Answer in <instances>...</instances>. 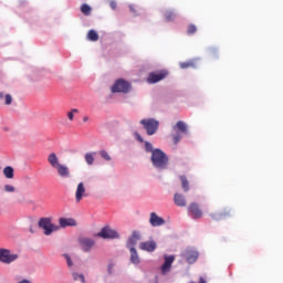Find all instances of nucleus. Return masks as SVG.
Returning a JSON list of instances; mask_svg holds the SVG:
<instances>
[{"label":"nucleus","instance_id":"c9c22d12","mask_svg":"<svg viewBox=\"0 0 283 283\" xmlns=\"http://www.w3.org/2000/svg\"><path fill=\"white\" fill-rule=\"evenodd\" d=\"M4 103H6V105H12V95L7 94L4 96Z\"/></svg>","mask_w":283,"mask_h":283},{"label":"nucleus","instance_id":"39448f33","mask_svg":"<svg viewBox=\"0 0 283 283\" xmlns=\"http://www.w3.org/2000/svg\"><path fill=\"white\" fill-rule=\"evenodd\" d=\"M129 90H132V84H129V82L123 78L117 80L112 86L113 94H117V93L128 94Z\"/></svg>","mask_w":283,"mask_h":283},{"label":"nucleus","instance_id":"9d476101","mask_svg":"<svg viewBox=\"0 0 283 283\" xmlns=\"http://www.w3.org/2000/svg\"><path fill=\"white\" fill-rule=\"evenodd\" d=\"M139 240H140V232L136 230L133 231L132 235L128 238V241L126 243L127 249H135Z\"/></svg>","mask_w":283,"mask_h":283},{"label":"nucleus","instance_id":"393cba45","mask_svg":"<svg viewBox=\"0 0 283 283\" xmlns=\"http://www.w3.org/2000/svg\"><path fill=\"white\" fill-rule=\"evenodd\" d=\"M213 220H222V218H229L231 216V211L224 210L223 212L219 213L218 217L216 214H210Z\"/></svg>","mask_w":283,"mask_h":283},{"label":"nucleus","instance_id":"79ce46f5","mask_svg":"<svg viewBox=\"0 0 283 283\" xmlns=\"http://www.w3.org/2000/svg\"><path fill=\"white\" fill-rule=\"evenodd\" d=\"M87 120H90V117L84 116V117H83V123H87Z\"/></svg>","mask_w":283,"mask_h":283},{"label":"nucleus","instance_id":"5701e85b","mask_svg":"<svg viewBox=\"0 0 283 283\" xmlns=\"http://www.w3.org/2000/svg\"><path fill=\"white\" fill-rule=\"evenodd\" d=\"M86 39L88 41L96 42V41H98L99 36H98V33L95 30H90L87 32Z\"/></svg>","mask_w":283,"mask_h":283},{"label":"nucleus","instance_id":"2eb2a0df","mask_svg":"<svg viewBox=\"0 0 283 283\" xmlns=\"http://www.w3.org/2000/svg\"><path fill=\"white\" fill-rule=\"evenodd\" d=\"M85 196H87L85 193V185L83 182H80L77 185V189H76V192H75L76 202H81L83 200V198H85Z\"/></svg>","mask_w":283,"mask_h":283},{"label":"nucleus","instance_id":"c85d7f7f","mask_svg":"<svg viewBox=\"0 0 283 283\" xmlns=\"http://www.w3.org/2000/svg\"><path fill=\"white\" fill-rule=\"evenodd\" d=\"M145 150L151 155L154 154V151H156L154 145H151V143L149 142H145Z\"/></svg>","mask_w":283,"mask_h":283},{"label":"nucleus","instance_id":"6ab92c4d","mask_svg":"<svg viewBox=\"0 0 283 283\" xmlns=\"http://www.w3.org/2000/svg\"><path fill=\"white\" fill-rule=\"evenodd\" d=\"M48 163L53 169H56V167L61 165V163L59 161V156H56L54 153H51L49 155Z\"/></svg>","mask_w":283,"mask_h":283},{"label":"nucleus","instance_id":"2f4dec72","mask_svg":"<svg viewBox=\"0 0 283 283\" xmlns=\"http://www.w3.org/2000/svg\"><path fill=\"white\" fill-rule=\"evenodd\" d=\"M179 67L181 70H187L188 67H193V62H180Z\"/></svg>","mask_w":283,"mask_h":283},{"label":"nucleus","instance_id":"7ed1b4c3","mask_svg":"<svg viewBox=\"0 0 283 283\" xmlns=\"http://www.w3.org/2000/svg\"><path fill=\"white\" fill-rule=\"evenodd\" d=\"M39 227L40 229H43L44 235H52L54 231H59V229H61V227L52 223L51 218H41L39 220Z\"/></svg>","mask_w":283,"mask_h":283},{"label":"nucleus","instance_id":"0eeeda50","mask_svg":"<svg viewBox=\"0 0 283 283\" xmlns=\"http://www.w3.org/2000/svg\"><path fill=\"white\" fill-rule=\"evenodd\" d=\"M164 264L161 265L160 270L163 275H167L169 271H171V264H174V261L176 260V256L174 255H165L164 256Z\"/></svg>","mask_w":283,"mask_h":283},{"label":"nucleus","instance_id":"423d86ee","mask_svg":"<svg viewBox=\"0 0 283 283\" xmlns=\"http://www.w3.org/2000/svg\"><path fill=\"white\" fill-rule=\"evenodd\" d=\"M98 238H103L104 240H116L118 238H120V235L118 234V232H116V230H113L109 227H104L98 233H97Z\"/></svg>","mask_w":283,"mask_h":283},{"label":"nucleus","instance_id":"6e6552de","mask_svg":"<svg viewBox=\"0 0 283 283\" xmlns=\"http://www.w3.org/2000/svg\"><path fill=\"white\" fill-rule=\"evenodd\" d=\"M188 211L189 213H191L195 220H200V218H202V210L200 209V206H198V203L196 202L190 203V206L188 207Z\"/></svg>","mask_w":283,"mask_h":283},{"label":"nucleus","instance_id":"f257e3e1","mask_svg":"<svg viewBox=\"0 0 283 283\" xmlns=\"http://www.w3.org/2000/svg\"><path fill=\"white\" fill-rule=\"evenodd\" d=\"M150 163L155 169H167V167H169V156H167L163 149L155 148L150 156Z\"/></svg>","mask_w":283,"mask_h":283},{"label":"nucleus","instance_id":"c756f323","mask_svg":"<svg viewBox=\"0 0 283 283\" xmlns=\"http://www.w3.org/2000/svg\"><path fill=\"white\" fill-rule=\"evenodd\" d=\"M196 32H198V28L196 27V24H189L187 29V34L191 35L196 34Z\"/></svg>","mask_w":283,"mask_h":283},{"label":"nucleus","instance_id":"aec40b11","mask_svg":"<svg viewBox=\"0 0 283 283\" xmlns=\"http://www.w3.org/2000/svg\"><path fill=\"white\" fill-rule=\"evenodd\" d=\"M130 252V262L133 264H140V258L138 256V252L136 251V248H128Z\"/></svg>","mask_w":283,"mask_h":283},{"label":"nucleus","instance_id":"473e14b6","mask_svg":"<svg viewBox=\"0 0 283 283\" xmlns=\"http://www.w3.org/2000/svg\"><path fill=\"white\" fill-rule=\"evenodd\" d=\"M99 156L104 158V160H112V157L109 156V153H107V150H99Z\"/></svg>","mask_w":283,"mask_h":283},{"label":"nucleus","instance_id":"58836bf2","mask_svg":"<svg viewBox=\"0 0 283 283\" xmlns=\"http://www.w3.org/2000/svg\"><path fill=\"white\" fill-rule=\"evenodd\" d=\"M111 8H112V10H116V2L115 1L111 2Z\"/></svg>","mask_w":283,"mask_h":283},{"label":"nucleus","instance_id":"1a4fd4ad","mask_svg":"<svg viewBox=\"0 0 283 283\" xmlns=\"http://www.w3.org/2000/svg\"><path fill=\"white\" fill-rule=\"evenodd\" d=\"M158 244L156 241H145L139 243L140 251H147V253H154L156 251Z\"/></svg>","mask_w":283,"mask_h":283},{"label":"nucleus","instance_id":"4468645a","mask_svg":"<svg viewBox=\"0 0 283 283\" xmlns=\"http://www.w3.org/2000/svg\"><path fill=\"white\" fill-rule=\"evenodd\" d=\"M184 255L188 264H193L198 260V251L196 250H187Z\"/></svg>","mask_w":283,"mask_h":283},{"label":"nucleus","instance_id":"dca6fc26","mask_svg":"<svg viewBox=\"0 0 283 283\" xmlns=\"http://www.w3.org/2000/svg\"><path fill=\"white\" fill-rule=\"evenodd\" d=\"M59 224L62 229H65V227H76V220L72 218H60Z\"/></svg>","mask_w":283,"mask_h":283},{"label":"nucleus","instance_id":"4be33fe9","mask_svg":"<svg viewBox=\"0 0 283 283\" xmlns=\"http://www.w3.org/2000/svg\"><path fill=\"white\" fill-rule=\"evenodd\" d=\"M3 176L7 177L9 180H12V178H14V168H12V166L4 167Z\"/></svg>","mask_w":283,"mask_h":283},{"label":"nucleus","instance_id":"f03ea898","mask_svg":"<svg viewBox=\"0 0 283 283\" xmlns=\"http://www.w3.org/2000/svg\"><path fill=\"white\" fill-rule=\"evenodd\" d=\"M140 125H143L148 136H154L158 132V127H160V122L155 118H146L140 120Z\"/></svg>","mask_w":283,"mask_h":283},{"label":"nucleus","instance_id":"37998d69","mask_svg":"<svg viewBox=\"0 0 283 283\" xmlns=\"http://www.w3.org/2000/svg\"><path fill=\"white\" fill-rule=\"evenodd\" d=\"M0 98H3V93H0Z\"/></svg>","mask_w":283,"mask_h":283},{"label":"nucleus","instance_id":"ddd939ff","mask_svg":"<svg viewBox=\"0 0 283 283\" xmlns=\"http://www.w3.org/2000/svg\"><path fill=\"white\" fill-rule=\"evenodd\" d=\"M149 222L153 227H163V224H165V219H163V217H158L156 212H151Z\"/></svg>","mask_w":283,"mask_h":283},{"label":"nucleus","instance_id":"e433bc0d","mask_svg":"<svg viewBox=\"0 0 283 283\" xmlns=\"http://www.w3.org/2000/svg\"><path fill=\"white\" fill-rule=\"evenodd\" d=\"M182 137L180 136V134H176L172 136V142H174V145H178V143H180V139Z\"/></svg>","mask_w":283,"mask_h":283},{"label":"nucleus","instance_id":"9b49d317","mask_svg":"<svg viewBox=\"0 0 283 283\" xmlns=\"http://www.w3.org/2000/svg\"><path fill=\"white\" fill-rule=\"evenodd\" d=\"M78 243L81 249L85 252L91 251L92 247H94L95 244L94 239H90V238H81L78 240Z\"/></svg>","mask_w":283,"mask_h":283},{"label":"nucleus","instance_id":"a878e982","mask_svg":"<svg viewBox=\"0 0 283 283\" xmlns=\"http://www.w3.org/2000/svg\"><path fill=\"white\" fill-rule=\"evenodd\" d=\"M81 12L84 13L85 17H90L92 14V7L84 3L81 6Z\"/></svg>","mask_w":283,"mask_h":283},{"label":"nucleus","instance_id":"b1692460","mask_svg":"<svg viewBox=\"0 0 283 283\" xmlns=\"http://www.w3.org/2000/svg\"><path fill=\"white\" fill-rule=\"evenodd\" d=\"M95 156H96V153H86L84 156V160L86 165H94Z\"/></svg>","mask_w":283,"mask_h":283},{"label":"nucleus","instance_id":"4c0bfd02","mask_svg":"<svg viewBox=\"0 0 283 283\" xmlns=\"http://www.w3.org/2000/svg\"><path fill=\"white\" fill-rule=\"evenodd\" d=\"M66 262H67V266H73V263H72V258H70L67 254L64 255Z\"/></svg>","mask_w":283,"mask_h":283},{"label":"nucleus","instance_id":"cd10ccee","mask_svg":"<svg viewBox=\"0 0 283 283\" xmlns=\"http://www.w3.org/2000/svg\"><path fill=\"white\" fill-rule=\"evenodd\" d=\"M180 180H181V187L184 191H189V180H187V177L180 176Z\"/></svg>","mask_w":283,"mask_h":283},{"label":"nucleus","instance_id":"bb28decb","mask_svg":"<svg viewBox=\"0 0 283 283\" xmlns=\"http://www.w3.org/2000/svg\"><path fill=\"white\" fill-rule=\"evenodd\" d=\"M164 15H165L166 21H174L176 19V11L168 10L165 12Z\"/></svg>","mask_w":283,"mask_h":283},{"label":"nucleus","instance_id":"f3484780","mask_svg":"<svg viewBox=\"0 0 283 283\" xmlns=\"http://www.w3.org/2000/svg\"><path fill=\"white\" fill-rule=\"evenodd\" d=\"M55 169L61 178H70V168L67 166L60 164Z\"/></svg>","mask_w":283,"mask_h":283},{"label":"nucleus","instance_id":"f704fd0d","mask_svg":"<svg viewBox=\"0 0 283 283\" xmlns=\"http://www.w3.org/2000/svg\"><path fill=\"white\" fill-rule=\"evenodd\" d=\"M4 191H7V193H14V191H17V188H14V186L11 185H6Z\"/></svg>","mask_w":283,"mask_h":283},{"label":"nucleus","instance_id":"a19ab883","mask_svg":"<svg viewBox=\"0 0 283 283\" xmlns=\"http://www.w3.org/2000/svg\"><path fill=\"white\" fill-rule=\"evenodd\" d=\"M129 10H130V12L136 13V9H134V6H129Z\"/></svg>","mask_w":283,"mask_h":283},{"label":"nucleus","instance_id":"412c9836","mask_svg":"<svg viewBox=\"0 0 283 283\" xmlns=\"http://www.w3.org/2000/svg\"><path fill=\"white\" fill-rule=\"evenodd\" d=\"M174 129H178V132H181V134H187L188 132L187 124L182 120L177 122L176 126H174Z\"/></svg>","mask_w":283,"mask_h":283},{"label":"nucleus","instance_id":"f8f14e48","mask_svg":"<svg viewBox=\"0 0 283 283\" xmlns=\"http://www.w3.org/2000/svg\"><path fill=\"white\" fill-rule=\"evenodd\" d=\"M167 72H159V73H150L148 75L147 82L148 83H159V81H163V78H166Z\"/></svg>","mask_w":283,"mask_h":283},{"label":"nucleus","instance_id":"72a5a7b5","mask_svg":"<svg viewBox=\"0 0 283 283\" xmlns=\"http://www.w3.org/2000/svg\"><path fill=\"white\" fill-rule=\"evenodd\" d=\"M74 114H78L77 108L71 109V112L67 113L69 120H74Z\"/></svg>","mask_w":283,"mask_h":283},{"label":"nucleus","instance_id":"7c9ffc66","mask_svg":"<svg viewBox=\"0 0 283 283\" xmlns=\"http://www.w3.org/2000/svg\"><path fill=\"white\" fill-rule=\"evenodd\" d=\"M73 280H75V282H82L85 283V276L83 274H78V273H73Z\"/></svg>","mask_w":283,"mask_h":283},{"label":"nucleus","instance_id":"ea45409f","mask_svg":"<svg viewBox=\"0 0 283 283\" xmlns=\"http://www.w3.org/2000/svg\"><path fill=\"white\" fill-rule=\"evenodd\" d=\"M136 136H137V140H138L139 143H143V137H142L139 134H136Z\"/></svg>","mask_w":283,"mask_h":283},{"label":"nucleus","instance_id":"a211bd4d","mask_svg":"<svg viewBox=\"0 0 283 283\" xmlns=\"http://www.w3.org/2000/svg\"><path fill=\"white\" fill-rule=\"evenodd\" d=\"M174 202L177 207H187V200L185 199V196L180 193H175Z\"/></svg>","mask_w":283,"mask_h":283},{"label":"nucleus","instance_id":"20e7f679","mask_svg":"<svg viewBox=\"0 0 283 283\" xmlns=\"http://www.w3.org/2000/svg\"><path fill=\"white\" fill-rule=\"evenodd\" d=\"M19 260V254L12 252L9 249L0 248V262L2 264H12Z\"/></svg>","mask_w":283,"mask_h":283}]
</instances>
